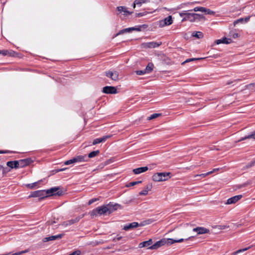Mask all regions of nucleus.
<instances>
[{
    "instance_id": "nucleus-22",
    "label": "nucleus",
    "mask_w": 255,
    "mask_h": 255,
    "mask_svg": "<svg viewBox=\"0 0 255 255\" xmlns=\"http://www.w3.org/2000/svg\"><path fill=\"white\" fill-rule=\"evenodd\" d=\"M148 169L147 166L138 167L133 169L132 171L135 174H138L146 171Z\"/></svg>"
},
{
    "instance_id": "nucleus-29",
    "label": "nucleus",
    "mask_w": 255,
    "mask_h": 255,
    "mask_svg": "<svg viewBox=\"0 0 255 255\" xmlns=\"http://www.w3.org/2000/svg\"><path fill=\"white\" fill-rule=\"evenodd\" d=\"M75 161L76 162H82V161H87V160H86L85 158H87V156L86 155H78L76 157H75Z\"/></svg>"
},
{
    "instance_id": "nucleus-18",
    "label": "nucleus",
    "mask_w": 255,
    "mask_h": 255,
    "mask_svg": "<svg viewBox=\"0 0 255 255\" xmlns=\"http://www.w3.org/2000/svg\"><path fill=\"white\" fill-rule=\"evenodd\" d=\"M64 236V234H60L57 235L51 236L45 238L43 239L44 242H48L50 241H54L57 239H61Z\"/></svg>"
},
{
    "instance_id": "nucleus-16",
    "label": "nucleus",
    "mask_w": 255,
    "mask_h": 255,
    "mask_svg": "<svg viewBox=\"0 0 255 255\" xmlns=\"http://www.w3.org/2000/svg\"><path fill=\"white\" fill-rule=\"evenodd\" d=\"M0 54H2L3 56H9L10 57H15L17 55V53L13 51V50H0Z\"/></svg>"
},
{
    "instance_id": "nucleus-3",
    "label": "nucleus",
    "mask_w": 255,
    "mask_h": 255,
    "mask_svg": "<svg viewBox=\"0 0 255 255\" xmlns=\"http://www.w3.org/2000/svg\"><path fill=\"white\" fill-rule=\"evenodd\" d=\"M46 195L60 196L64 194V192L60 186L52 187L46 190Z\"/></svg>"
},
{
    "instance_id": "nucleus-25",
    "label": "nucleus",
    "mask_w": 255,
    "mask_h": 255,
    "mask_svg": "<svg viewBox=\"0 0 255 255\" xmlns=\"http://www.w3.org/2000/svg\"><path fill=\"white\" fill-rule=\"evenodd\" d=\"M117 9L118 10V11H119L120 12H124L125 13V15H126L128 14H130L132 13V12H130L129 11H128L125 6H118L117 7Z\"/></svg>"
},
{
    "instance_id": "nucleus-26",
    "label": "nucleus",
    "mask_w": 255,
    "mask_h": 255,
    "mask_svg": "<svg viewBox=\"0 0 255 255\" xmlns=\"http://www.w3.org/2000/svg\"><path fill=\"white\" fill-rule=\"evenodd\" d=\"M249 138H253L255 139V130L253 131L251 134L242 137L239 140V141H241Z\"/></svg>"
},
{
    "instance_id": "nucleus-41",
    "label": "nucleus",
    "mask_w": 255,
    "mask_h": 255,
    "mask_svg": "<svg viewBox=\"0 0 255 255\" xmlns=\"http://www.w3.org/2000/svg\"><path fill=\"white\" fill-rule=\"evenodd\" d=\"M38 183V182H34L33 183H31V184H26V186L30 189H32L35 186H36L37 185Z\"/></svg>"
},
{
    "instance_id": "nucleus-43",
    "label": "nucleus",
    "mask_w": 255,
    "mask_h": 255,
    "mask_svg": "<svg viewBox=\"0 0 255 255\" xmlns=\"http://www.w3.org/2000/svg\"><path fill=\"white\" fill-rule=\"evenodd\" d=\"M255 164V161H251V162L247 164L245 167V168H249L250 167H253Z\"/></svg>"
},
{
    "instance_id": "nucleus-62",
    "label": "nucleus",
    "mask_w": 255,
    "mask_h": 255,
    "mask_svg": "<svg viewBox=\"0 0 255 255\" xmlns=\"http://www.w3.org/2000/svg\"><path fill=\"white\" fill-rule=\"evenodd\" d=\"M2 170V166L0 165V178H1V172Z\"/></svg>"
},
{
    "instance_id": "nucleus-32",
    "label": "nucleus",
    "mask_w": 255,
    "mask_h": 255,
    "mask_svg": "<svg viewBox=\"0 0 255 255\" xmlns=\"http://www.w3.org/2000/svg\"><path fill=\"white\" fill-rule=\"evenodd\" d=\"M148 1H149V0H135L133 3V7H135V5L136 4L138 5V6H140L141 5V4L142 3H145V2H147Z\"/></svg>"
},
{
    "instance_id": "nucleus-61",
    "label": "nucleus",
    "mask_w": 255,
    "mask_h": 255,
    "mask_svg": "<svg viewBox=\"0 0 255 255\" xmlns=\"http://www.w3.org/2000/svg\"><path fill=\"white\" fill-rule=\"evenodd\" d=\"M66 169V168L56 169V172H60V171H64V170H65Z\"/></svg>"
},
{
    "instance_id": "nucleus-37",
    "label": "nucleus",
    "mask_w": 255,
    "mask_h": 255,
    "mask_svg": "<svg viewBox=\"0 0 255 255\" xmlns=\"http://www.w3.org/2000/svg\"><path fill=\"white\" fill-rule=\"evenodd\" d=\"M130 32V27H128V28H125V29H122V30H121L116 35V36L117 35H120V34H122L125 32Z\"/></svg>"
},
{
    "instance_id": "nucleus-30",
    "label": "nucleus",
    "mask_w": 255,
    "mask_h": 255,
    "mask_svg": "<svg viewBox=\"0 0 255 255\" xmlns=\"http://www.w3.org/2000/svg\"><path fill=\"white\" fill-rule=\"evenodd\" d=\"M194 15L195 21H196V20L201 21L202 20H204L206 19L205 16L202 14L195 13Z\"/></svg>"
},
{
    "instance_id": "nucleus-33",
    "label": "nucleus",
    "mask_w": 255,
    "mask_h": 255,
    "mask_svg": "<svg viewBox=\"0 0 255 255\" xmlns=\"http://www.w3.org/2000/svg\"><path fill=\"white\" fill-rule=\"evenodd\" d=\"M161 115H162V114L161 113H154V114L151 115L150 116L148 117L147 119L149 121L151 120L155 119L158 117H160Z\"/></svg>"
},
{
    "instance_id": "nucleus-56",
    "label": "nucleus",
    "mask_w": 255,
    "mask_h": 255,
    "mask_svg": "<svg viewBox=\"0 0 255 255\" xmlns=\"http://www.w3.org/2000/svg\"><path fill=\"white\" fill-rule=\"evenodd\" d=\"M250 17H251L250 16H248L245 18H243L244 23H246V22H248L250 19Z\"/></svg>"
},
{
    "instance_id": "nucleus-64",
    "label": "nucleus",
    "mask_w": 255,
    "mask_h": 255,
    "mask_svg": "<svg viewBox=\"0 0 255 255\" xmlns=\"http://www.w3.org/2000/svg\"><path fill=\"white\" fill-rule=\"evenodd\" d=\"M130 32L132 31H134V30H135V27H130Z\"/></svg>"
},
{
    "instance_id": "nucleus-58",
    "label": "nucleus",
    "mask_w": 255,
    "mask_h": 255,
    "mask_svg": "<svg viewBox=\"0 0 255 255\" xmlns=\"http://www.w3.org/2000/svg\"><path fill=\"white\" fill-rule=\"evenodd\" d=\"M206 10V8L204 7H199V11L204 12H205Z\"/></svg>"
},
{
    "instance_id": "nucleus-10",
    "label": "nucleus",
    "mask_w": 255,
    "mask_h": 255,
    "mask_svg": "<svg viewBox=\"0 0 255 255\" xmlns=\"http://www.w3.org/2000/svg\"><path fill=\"white\" fill-rule=\"evenodd\" d=\"M162 43L161 42H146L142 44V45L143 46V47L144 48H156L157 47H159L161 45Z\"/></svg>"
},
{
    "instance_id": "nucleus-50",
    "label": "nucleus",
    "mask_w": 255,
    "mask_h": 255,
    "mask_svg": "<svg viewBox=\"0 0 255 255\" xmlns=\"http://www.w3.org/2000/svg\"><path fill=\"white\" fill-rule=\"evenodd\" d=\"M205 13L208 14H213L215 13V12L210 10V9H208L206 8V10Z\"/></svg>"
},
{
    "instance_id": "nucleus-42",
    "label": "nucleus",
    "mask_w": 255,
    "mask_h": 255,
    "mask_svg": "<svg viewBox=\"0 0 255 255\" xmlns=\"http://www.w3.org/2000/svg\"><path fill=\"white\" fill-rule=\"evenodd\" d=\"M239 23H244L243 18H240L238 19L237 20L234 21V25H236V24H238Z\"/></svg>"
},
{
    "instance_id": "nucleus-57",
    "label": "nucleus",
    "mask_w": 255,
    "mask_h": 255,
    "mask_svg": "<svg viewBox=\"0 0 255 255\" xmlns=\"http://www.w3.org/2000/svg\"><path fill=\"white\" fill-rule=\"evenodd\" d=\"M122 237L121 236H120L119 237L118 236L116 237V238H115L114 239H113V241H120L122 239Z\"/></svg>"
},
{
    "instance_id": "nucleus-55",
    "label": "nucleus",
    "mask_w": 255,
    "mask_h": 255,
    "mask_svg": "<svg viewBox=\"0 0 255 255\" xmlns=\"http://www.w3.org/2000/svg\"><path fill=\"white\" fill-rule=\"evenodd\" d=\"M97 200V199L96 198H93L89 201L88 204L91 205V204H93V203H94Z\"/></svg>"
},
{
    "instance_id": "nucleus-8",
    "label": "nucleus",
    "mask_w": 255,
    "mask_h": 255,
    "mask_svg": "<svg viewBox=\"0 0 255 255\" xmlns=\"http://www.w3.org/2000/svg\"><path fill=\"white\" fill-rule=\"evenodd\" d=\"M84 214L81 215L77 217L75 219H71L70 220L66 221L63 223V225L65 227L68 226H71L73 224H74L78 222L80 219H81L82 218H83L84 217Z\"/></svg>"
},
{
    "instance_id": "nucleus-46",
    "label": "nucleus",
    "mask_w": 255,
    "mask_h": 255,
    "mask_svg": "<svg viewBox=\"0 0 255 255\" xmlns=\"http://www.w3.org/2000/svg\"><path fill=\"white\" fill-rule=\"evenodd\" d=\"M147 194H148V191L146 190H145V189H144V190H142L141 191H140L139 193V195H142V196L146 195Z\"/></svg>"
},
{
    "instance_id": "nucleus-47",
    "label": "nucleus",
    "mask_w": 255,
    "mask_h": 255,
    "mask_svg": "<svg viewBox=\"0 0 255 255\" xmlns=\"http://www.w3.org/2000/svg\"><path fill=\"white\" fill-rule=\"evenodd\" d=\"M13 151L7 150H0V154L13 153Z\"/></svg>"
},
{
    "instance_id": "nucleus-39",
    "label": "nucleus",
    "mask_w": 255,
    "mask_h": 255,
    "mask_svg": "<svg viewBox=\"0 0 255 255\" xmlns=\"http://www.w3.org/2000/svg\"><path fill=\"white\" fill-rule=\"evenodd\" d=\"M9 171H10V169H8L7 168H4L2 166V170L1 172V177H3L4 175H5Z\"/></svg>"
},
{
    "instance_id": "nucleus-63",
    "label": "nucleus",
    "mask_w": 255,
    "mask_h": 255,
    "mask_svg": "<svg viewBox=\"0 0 255 255\" xmlns=\"http://www.w3.org/2000/svg\"><path fill=\"white\" fill-rule=\"evenodd\" d=\"M111 160H107V161H105V165H108V164H109L110 163H111Z\"/></svg>"
},
{
    "instance_id": "nucleus-7",
    "label": "nucleus",
    "mask_w": 255,
    "mask_h": 255,
    "mask_svg": "<svg viewBox=\"0 0 255 255\" xmlns=\"http://www.w3.org/2000/svg\"><path fill=\"white\" fill-rule=\"evenodd\" d=\"M172 22V17L171 15H169L164 19L159 21V26L162 27L166 25H169L171 24Z\"/></svg>"
},
{
    "instance_id": "nucleus-21",
    "label": "nucleus",
    "mask_w": 255,
    "mask_h": 255,
    "mask_svg": "<svg viewBox=\"0 0 255 255\" xmlns=\"http://www.w3.org/2000/svg\"><path fill=\"white\" fill-rule=\"evenodd\" d=\"M194 14L195 13H188L187 16H185L183 18L182 21L188 20L191 22H195Z\"/></svg>"
},
{
    "instance_id": "nucleus-27",
    "label": "nucleus",
    "mask_w": 255,
    "mask_h": 255,
    "mask_svg": "<svg viewBox=\"0 0 255 255\" xmlns=\"http://www.w3.org/2000/svg\"><path fill=\"white\" fill-rule=\"evenodd\" d=\"M153 64L152 63H149L144 70L145 73H150L153 70Z\"/></svg>"
},
{
    "instance_id": "nucleus-5",
    "label": "nucleus",
    "mask_w": 255,
    "mask_h": 255,
    "mask_svg": "<svg viewBox=\"0 0 255 255\" xmlns=\"http://www.w3.org/2000/svg\"><path fill=\"white\" fill-rule=\"evenodd\" d=\"M169 238L168 239H165L163 238L161 239L160 240L156 242L155 244L152 245V246H150L149 247V250H156L158 249L159 248L165 245H167V246L170 245L169 244Z\"/></svg>"
},
{
    "instance_id": "nucleus-14",
    "label": "nucleus",
    "mask_w": 255,
    "mask_h": 255,
    "mask_svg": "<svg viewBox=\"0 0 255 255\" xmlns=\"http://www.w3.org/2000/svg\"><path fill=\"white\" fill-rule=\"evenodd\" d=\"M112 136L111 135H105L102 137L97 138L95 139L93 141V145H96L97 144L100 143L101 142H104L106 141V140Z\"/></svg>"
},
{
    "instance_id": "nucleus-2",
    "label": "nucleus",
    "mask_w": 255,
    "mask_h": 255,
    "mask_svg": "<svg viewBox=\"0 0 255 255\" xmlns=\"http://www.w3.org/2000/svg\"><path fill=\"white\" fill-rule=\"evenodd\" d=\"M170 172H157L154 174L152 177V180L155 182H160L167 180L170 178Z\"/></svg>"
},
{
    "instance_id": "nucleus-36",
    "label": "nucleus",
    "mask_w": 255,
    "mask_h": 255,
    "mask_svg": "<svg viewBox=\"0 0 255 255\" xmlns=\"http://www.w3.org/2000/svg\"><path fill=\"white\" fill-rule=\"evenodd\" d=\"M192 35L194 37H196L199 38V39L203 37V34L201 31H197V32H196L195 33L193 32Z\"/></svg>"
},
{
    "instance_id": "nucleus-60",
    "label": "nucleus",
    "mask_w": 255,
    "mask_h": 255,
    "mask_svg": "<svg viewBox=\"0 0 255 255\" xmlns=\"http://www.w3.org/2000/svg\"><path fill=\"white\" fill-rule=\"evenodd\" d=\"M232 37L233 38H236L239 37V34L237 33H234L232 35Z\"/></svg>"
},
{
    "instance_id": "nucleus-59",
    "label": "nucleus",
    "mask_w": 255,
    "mask_h": 255,
    "mask_svg": "<svg viewBox=\"0 0 255 255\" xmlns=\"http://www.w3.org/2000/svg\"><path fill=\"white\" fill-rule=\"evenodd\" d=\"M199 7H196L194 9L189 10V11H199Z\"/></svg>"
},
{
    "instance_id": "nucleus-23",
    "label": "nucleus",
    "mask_w": 255,
    "mask_h": 255,
    "mask_svg": "<svg viewBox=\"0 0 255 255\" xmlns=\"http://www.w3.org/2000/svg\"><path fill=\"white\" fill-rule=\"evenodd\" d=\"M193 238H194V237L192 236V237H190L188 238H187L186 239H180L179 240H173L172 239L169 238V242H170L169 244H170V245H171L175 243H181V242H183L184 241L190 240L192 239H193Z\"/></svg>"
},
{
    "instance_id": "nucleus-20",
    "label": "nucleus",
    "mask_w": 255,
    "mask_h": 255,
    "mask_svg": "<svg viewBox=\"0 0 255 255\" xmlns=\"http://www.w3.org/2000/svg\"><path fill=\"white\" fill-rule=\"evenodd\" d=\"M152 240L150 239L148 241H144L139 243L138 245V247L139 248L148 247V249H149V247L152 245Z\"/></svg>"
},
{
    "instance_id": "nucleus-49",
    "label": "nucleus",
    "mask_w": 255,
    "mask_h": 255,
    "mask_svg": "<svg viewBox=\"0 0 255 255\" xmlns=\"http://www.w3.org/2000/svg\"><path fill=\"white\" fill-rule=\"evenodd\" d=\"M80 254H81V251L80 250H76V251L72 252L69 255H80Z\"/></svg>"
},
{
    "instance_id": "nucleus-13",
    "label": "nucleus",
    "mask_w": 255,
    "mask_h": 255,
    "mask_svg": "<svg viewBox=\"0 0 255 255\" xmlns=\"http://www.w3.org/2000/svg\"><path fill=\"white\" fill-rule=\"evenodd\" d=\"M139 226L137 222H132L128 224L125 225L123 227V230L125 231H128L131 229L137 228Z\"/></svg>"
},
{
    "instance_id": "nucleus-48",
    "label": "nucleus",
    "mask_w": 255,
    "mask_h": 255,
    "mask_svg": "<svg viewBox=\"0 0 255 255\" xmlns=\"http://www.w3.org/2000/svg\"><path fill=\"white\" fill-rule=\"evenodd\" d=\"M135 72H136V74L138 75H142L146 74L144 70H137V71H136Z\"/></svg>"
},
{
    "instance_id": "nucleus-40",
    "label": "nucleus",
    "mask_w": 255,
    "mask_h": 255,
    "mask_svg": "<svg viewBox=\"0 0 255 255\" xmlns=\"http://www.w3.org/2000/svg\"><path fill=\"white\" fill-rule=\"evenodd\" d=\"M75 158H73L72 159H71L70 160H67L65 162L64 164L65 165H69L72 163H76Z\"/></svg>"
},
{
    "instance_id": "nucleus-15",
    "label": "nucleus",
    "mask_w": 255,
    "mask_h": 255,
    "mask_svg": "<svg viewBox=\"0 0 255 255\" xmlns=\"http://www.w3.org/2000/svg\"><path fill=\"white\" fill-rule=\"evenodd\" d=\"M194 232L197 233L198 235H201L204 234H207L210 232V230L207 228L204 227H197L193 229Z\"/></svg>"
},
{
    "instance_id": "nucleus-24",
    "label": "nucleus",
    "mask_w": 255,
    "mask_h": 255,
    "mask_svg": "<svg viewBox=\"0 0 255 255\" xmlns=\"http://www.w3.org/2000/svg\"><path fill=\"white\" fill-rule=\"evenodd\" d=\"M232 42V40L230 38H228L226 37H224L222 39L216 40V43L217 44H219L221 43L224 44H229Z\"/></svg>"
},
{
    "instance_id": "nucleus-31",
    "label": "nucleus",
    "mask_w": 255,
    "mask_h": 255,
    "mask_svg": "<svg viewBox=\"0 0 255 255\" xmlns=\"http://www.w3.org/2000/svg\"><path fill=\"white\" fill-rule=\"evenodd\" d=\"M252 247V246H249V247H248L247 248H244V249L238 250L237 251L234 252L233 253V255H238V254H239L240 253H243V252H244L245 251H246L250 249Z\"/></svg>"
},
{
    "instance_id": "nucleus-34",
    "label": "nucleus",
    "mask_w": 255,
    "mask_h": 255,
    "mask_svg": "<svg viewBox=\"0 0 255 255\" xmlns=\"http://www.w3.org/2000/svg\"><path fill=\"white\" fill-rule=\"evenodd\" d=\"M99 153H100V151L99 150L92 151L90 153H89L88 157L90 158L94 157L96 156H97V155H98Z\"/></svg>"
},
{
    "instance_id": "nucleus-9",
    "label": "nucleus",
    "mask_w": 255,
    "mask_h": 255,
    "mask_svg": "<svg viewBox=\"0 0 255 255\" xmlns=\"http://www.w3.org/2000/svg\"><path fill=\"white\" fill-rule=\"evenodd\" d=\"M102 91L104 93L110 94L118 93L116 88L113 86H105L103 88Z\"/></svg>"
},
{
    "instance_id": "nucleus-19",
    "label": "nucleus",
    "mask_w": 255,
    "mask_h": 255,
    "mask_svg": "<svg viewBox=\"0 0 255 255\" xmlns=\"http://www.w3.org/2000/svg\"><path fill=\"white\" fill-rule=\"evenodd\" d=\"M6 165L9 167L13 169L19 168L18 160L9 161L6 162Z\"/></svg>"
},
{
    "instance_id": "nucleus-38",
    "label": "nucleus",
    "mask_w": 255,
    "mask_h": 255,
    "mask_svg": "<svg viewBox=\"0 0 255 255\" xmlns=\"http://www.w3.org/2000/svg\"><path fill=\"white\" fill-rule=\"evenodd\" d=\"M142 182L141 181H134V182H131L128 183V184L126 185V186L128 187L134 186L135 185H137L138 184L141 183Z\"/></svg>"
},
{
    "instance_id": "nucleus-4",
    "label": "nucleus",
    "mask_w": 255,
    "mask_h": 255,
    "mask_svg": "<svg viewBox=\"0 0 255 255\" xmlns=\"http://www.w3.org/2000/svg\"><path fill=\"white\" fill-rule=\"evenodd\" d=\"M48 197V195H46V190H42L31 192L30 195H29L28 198L39 197V200L40 201Z\"/></svg>"
},
{
    "instance_id": "nucleus-51",
    "label": "nucleus",
    "mask_w": 255,
    "mask_h": 255,
    "mask_svg": "<svg viewBox=\"0 0 255 255\" xmlns=\"http://www.w3.org/2000/svg\"><path fill=\"white\" fill-rule=\"evenodd\" d=\"M146 14V12L136 13L135 15L136 17H141Z\"/></svg>"
},
{
    "instance_id": "nucleus-54",
    "label": "nucleus",
    "mask_w": 255,
    "mask_h": 255,
    "mask_svg": "<svg viewBox=\"0 0 255 255\" xmlns=\"http://www.w3.org/2000/svg\"><path fill=\"white\" fill-rule=\"evenodd\" d=\"M152 186L151 184H148L146 186V188H145V190H146L148 192L149 191H150L152 189Z\"/></svg>"
},
{
    "instance_id": "nucleus-45",
    "label": "nucleus",
    "mask_w": 255,
    "mask_h": 255,
    "mask_svg": "<svg viewBox=\"0 0 255 255\" xmlns=\"http://www.w3.org/2000/svg\"><path fill=\"white\" fill-rule=\"evenodd\" d=\"M28 252V250H24V251H21V252H18L12 254V255H22L23 254L27 253Z\"/></svg>"
},
{
    "instance_id": "nucleus-52",
    "label": "nucleus",
    "mask_w": 255,
    "mask_h": 255,
    "mask_svg": "<svg viewBox=\"0 0 255 255\" xmlns=\"http://www.w3.org/2000/svg\"><path fill=\"white\" fill-rule=\"evenodd\" d=\"M241 80L239 79H236L234 81H229L227 83V85H230L236 82L240 81Z\"/></svg>"
},
{
    "instance_id": "nucleus-35",
    "label": "nucleus",
    "mask_w": 255,
    "mask_h": 255,
    "mask_svg": "<svg viewBox=\"0 0 255 255\" xmlns=\"http://www.w3.org/2000/svg\"><path fill=\"white\" fill-rule=\"evenodd\" d=\"M203 59V58H192L186 59L185 61L182 63V65H184L186 63H188L191 61L200 60Z\"/></svg>"
},
{
    "instance_id": "nucleus-6",
    "label": "nucleus",
    "mask_w": 255,
    "mask_h": 255,
    "mask_svg": "<svg viewBox=\"0 0 255 255\" xmlns=\"http://www.w3.org/2000/svg\"><path fill=\"white\" fill-rule=\"evenodd\" d=\"M105 75L111 78L112 80L118 81L119 80V72L117 71H107L105 72Z\"/></svg>"
},
{
    "instance_id": "nucleus-11",
    "label": "nucleus",
    "mask_w": 255,
    "mask_h": 255,
    "mask_svg": "<svg viewBox=\"0 0 255 255\" xmlns=\"http://www.w3.org/2000/svg\"><path fill=\"white\" fill-rule=\"evenodd\" d=\"M31 158H27L25 159H20L18 160L19 168H22L26 166L32 162Z\"/></svg>"
},
{
    "instance_id": "nucleus-1",
    "label": "nucleus",
    "mask_w": 255,
    "mask_h": 255,
    "mask_svg": "<svg viewBox=\"0 0 255 255\" xmlns=\"http://www.w3.org/2000/svg\"><path fill=\"white\" fill-rule=\"evenodd\" d=\"M110 209H109V207L108 205H103L100 207H98L94 209H93L90 212V215L92 217L97 216L98 215H109V210Z\"/></svg>"
},
{
    "instance_id": "nucleus-12",
    "label": "nucleus",
    "mask_w": 255,
    "mask_h": 255,
    "mask_svg": "<svg viewBox=\"0 0 255 255\" xmlns=\"http://www.w3.org/2000/svg\"><path fill=\"white\" fill-rule=\"evenodd\" d=\"M242 197L243 196L242 195H238L232 197L227 200L226 204L229 205L236 203L237 201L240 200L242 198Z\"/></svg>"
},
{
    "instance_id": "nucleus-28",
    "label": "nucleus",
    "mask_w": 255,
    "mask_h": 255,
    "mask_svg": "<svg viewBox=\"0 0 255 255\" xmlns=\"http://www.w3.org/2000/svg\"><path fill=\"white\" fill-rule=\"evenodd\" d=\"M148 27V25L142 24L135 26V31H141L146 29Z\"/></svg>"
},
{
    "instance_id": "nucleus-17",
    "label": "nucleus",
    "mask_w": 255,
    "mask_h": 255,
    "mask_svg": "<svg viewBox=\"0 0 255 255\" xmlns=\"http://www.w3.org/2000/svg\"><path fill=\"white\" fill-rule=\"evenodd\" d=\"M108 205L109 209H110L109 210V214H111L112 212L117 210L119 208H122V206L119 204H113L112 203L110 202L109 204H108Z\"/></svg>"
},
{
    "instance_id": "nucleus-53",
    "label": "nucleus",
    "mask_w": 255,
    "mask_h": 255,
    "mask_svg": "<svg viewBox=\"0 0 255 255\" xmlns=\"http://www.w3.org/2000/svg\"><path fill=\"white\" fill-rule=\"evenodd\" d=\"M189 12H187V11H183V12H180L179 13V15L181 16V17H183V16H187V14H188Z\"/></svg>"
},
{
    "instance_id": "nucleus-44",
    "label": "nucleus",
    "mask_w": 255,
    "mask_h": 255,
    "mask_svg": "<svg viewBox=\"0 0 255 255\" xmlns=\"http://www.w3.org/2000/svg\"><path fill=\"white\" fill-rule=\"evenodd\" d=\"M219 170L218 168L214 169L213 171L208 172H207L206 173H205V174H202L200 175V176H202L203 177H205L206 176H207L208 175H209V174H211L212 173L214 172L215 171H217V170Z\"/></svg>"
}]
</instances>
